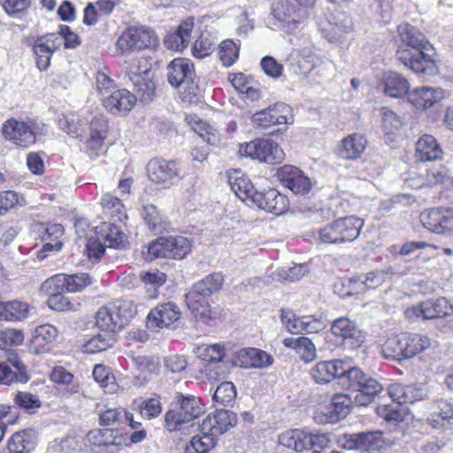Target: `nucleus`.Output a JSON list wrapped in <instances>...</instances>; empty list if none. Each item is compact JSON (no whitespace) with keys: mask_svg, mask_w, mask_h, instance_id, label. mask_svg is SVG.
Returning a JSON list of instances; mask_svg holds the SVG:
<instances>
[{"mask_svg":"<svg viewBox=\"0 0 453 453\" xmlns=\"http://www.w3.org/2000/svg\"><path fill=\"white\" fill-rule=\"evenodd\" d=\"M367 141L363 134H351L342 140L338 148V156L346 160H357L364 153Z\"/></svg>","mask_w":453,"mask_h":453,"instance_id":"nucleus-33","label":"nucleus"},{"mask_svg":"<svg viewBox=\"0 0 453 453\" xmlns=\"http://www.w3.org/2000/svg\"><path fill=\"white\" fill-rule=\"evenodd\" d=\"M223 281V275L219 273H214L194 284L193 288L210 297L221 288Z\"/></svg>","mask_w":453,"mask_h":453,"instance_id":"nucleus-57","label":"nucleus"},{"mask_svg":"<svg viewBox=\"0 0 453 453\" xmlns=\"http://www.w3.org/2000/svg\"><path fill=\"white\" fill-rule=\"evenodd\" d=\"M157 43V37L151 29L144 27H131L118 38L117 47L124 52L154 47Z\"/></svg>","mask_w":453,"mask_h":453,"instance_id":"nucleus-12","label":"nucleus"},{"mask_svg":"<svg viewBox=\"0 0 453 453\" xmlns=\"http://www.w3.org/2000/svg\"><path fill=\"white\" fill-rule=\"evenodd\" d=\"M91 278L88 273L56 274L44 281L42 288H53L55 291L69 293L81 292L90 285Z\"/></svg>","mask_w":453,"mask_h":453,"instance_id":"nucleus-17","label":"nucleus"},{"mask_svg":"<svg viewBox=\"0 0 453 453\" xmlns=\"http://www.w3.org/2000/svg\"><path fill=\"white\" fill-rule=\"evenodd\" d=\"M281 181L285 188L296 196L307 195L312 188L311 179L299 168L286 165L281 169Z\"/></svg>","mask_w":453,"mask_h":453,"instance_id":"nucleus-23","label":"nucleus"},{"mask_svg":"<svg viewBox=\"0 0 453 453\" xmlns=\"http://www.w3.org/2000/svg\"><path fill=\"white\" fill-rule=\"evenodd\" d=\"M239 365L244 368H266L273 363V357L267 352L256 349L247 348L241 349L237 354Z\"/></svg>","mask_w":453,"mask_h":453,"instance_id":"nucleus-32","label":"nucleus"},{"mask_svg":"<svg viewBox=\"0 0 453 453\" xmlns=\"http://www.w3.org/2000/svg\"><path fill=\"white\" fill-rule=\"evenodd\" d=\"M90 443L98 446H122L126 445L127 439L116 429H94L88 433Z\"/></svg>","mask_w":453,"mask_h":453,"instance_id":"nucleus-40","label":"nucleus"},{"mask_svg":"<svg viewBox=\"0 0 453 453\" xmlns=\"http://www.w3.org/2000/svg\"><path fill=\"white\" fill-rule=\"evenodd\" d=\"M403 334V349L406 359H410L421 353L431 345L430 338L419 334L407 333Z\"/></svg>","mask_w":453,"mask_h":453,"instance_id":"nucleus-46","label":"nucleus"},{"mask_svg":"<svg viewBox=\"0 0 453 453\" xmlns=\"http://www.w3.org/2000/svg\"><path fill=\"white\" fill-rule=\"evenodd\" d=\"M401 44L396 51V59L405 67L424 79L438 73L435 61L428 53L432 45L426 36L409 24L398 26Z\"/></svg>","mask_w":453,"mask_h":453,"instance_id":"nucleus-1","label":"nucleus"},{"mask_svg":"<svg viewBox=\"0 0 453 453\" xmlns=\"http://www.w3.org/2000/svg\"><path fill=\"white\" fill-rule=\"evenodd\" d=\"M403 334L388 337L381 346V353L384 358L401 362L406 359L403 349Z\"/></svg>","mask_w":453,"mask_h":453,"instance_id":"nucleus-47","label":"nucleus"},{"mask_svg":"<svg viewBox=\"0 0 453 453\" xmlns=\"http://www.w3.org/2000/svg\"><path fill=\"white\" fill-rule=\"evenodd\" d=\"M136 96L125 88L116 89L103 99L106 110L113 114H126L136 103Z\"/></svg>","mask_w":453,"mask_h":453,"instance_id":"nucleus-27","label":"nucleus"},{"mask_svg":"<svg viewBox=\"0 0 453 453\" xmlns=\"http://www.w3.org/2000/svg\"><path fill=\"white\" fill-rule=\"evenodd\" d=\"M2 131L6 140L19 148H28L36 140L33 127L27 123L15 119L6 120L3 125Z\"/></svg>","mask_w":453,"mask_h":453,"instance_id":"nucleus-18","label":"nucleus"},{"mask_svg":"<svg viewBox=\"0 0 453 453\" xmlns=\"http://www.w3.org/2000/svg\"><path fill=\"white\" fill-rule=\"evenodd\" d=\"M389 276L388 270H375L365 275L357 276L349 284L357 285V292L377 288L381 286Z\"/></svg>","mask_w":453,"mask_h":453,"instance_id":"nucleus-44","label":"nucleus"},{"mask_svg":"<svg viewBox=\"0 0 453 453\" xmlns=\"http://www.w3.org/2000/svg\"><path fill=\"white\" fill-rule=\"evenodd\" d=\"M203 412L201 400L194 395L175 396L172 409L165 414V426L170 432L181 430L185 424L192 422Z\"/></svg>","mask_w":453,"mask_h":453,"instance_id":"nucleus-5","label":"nucleus"},{"mask_svg":"<svg viewBox=\"0 0 453 453\" xmlns=\"http://www.w3.org/2000/svg\"><path fill=\"white\" fill-rule=\"evenodd\" d=\"M196 354L199 358L210 365L218 364L225 356V348L220 343L203 344L197 347Z\"/></svg>","mask_w":453,"mask_h":453,"instance_id":"nucleus-55","label":"nucleus"},{"mask_svg":"<svg viewBox=\"0 0 453 453\" xmlns=\"http://www.w3.org/2000/svg\"><path fill=\"white\" fill-rule=\"evenodd\" d=\"M427 423L434 429L453 427V403L445 399L435 401L426 418Z\"/></svg>","mask_w":453,"mask_h":453,"instance_id":"nucleus-25","label":"nucleus"},{"mask_svg":"<svg viewBox=\"0 0 453 453\" xmlns=\"http://www.w3.org/2000/svg\"><path fill=\"white\" fill-rule=\"evenodd\" d=\"M108 133V122L103 116H96L86 128H82L79 136L84 150L91 155H98L103 150L104 142Z\"/></svg>","mask_w":453,"mask_h":453,"instance_id":"nucleus-14","label":"nucleus"},{"mask_svg":"<svg viewBox=\"0 0 453 453\" xmlns=\"http://www.w3.org/2000/svg\"><path fill=\"white\" fill-rule=\"evenodd\" d=\"M450 303L446 297L428 299L405 310V317L411 322L450 316Z\"/></svg>","mask_w":453,"mask_h":453,"instance_id":"nucleus-10","label":"nucleus"},{"mask_svg":"<svg viewBox=\"0 0 453 453\" xmlns=\"http://www.w3.org/2000/svg\"><path fill=\"white\" fill-rule=\"evenodd\" d=\"M282 344L294 349L299 358L305 363H311L317 357L315 344L308 337H287L283 339Z\"/></svg>","mask_w":453,"mask_h":453,"instance_id":"nucleus-36","label":"nucleus"},{"mask_svg":"<svg viewBox=\"0 0 453 453\" xmlns=\"http://www.w3.org/2000/svg\"><path fill=\"white\" fill-rule=\"evenodd\" d=\"M364 381L362 387L355 395V402L361 406H366L375 401L383 391V386L376 379L369 376L368 379Z\"/></svg>","mask_w":453,"mask_h":453,"instance_id":"nucleus-45","label":"nucleus"},{"mask_svg":"<svg viewBox=\"0 0 453 453\" xmlns=\"http://www.w3.org/2000/svg\"><path fill=\"white\" fill-rule=\"evenodd\" d=\"M388 395L399 405L407 403H414L418 399L414 395V388L412 387L403 386L398 383L392 384L388 387Z\"/></svg>","mask_w":453,"mask_h":453,"instance_id":"nucleus-56","label":"nucleus"},{"mask_svg":"<svg viewBox=\"0 0 453 453\" xmlns=\"http://www.w3.org/2000/svg\"><path fill=\"white\" fill-rule=\"evenodd\" d=\"M100 425L104 426H122L128 425L132 429L140 427L141 423L134 420L133 414L129 413L123 408H110L100 414Z\"/></svg>","mask_w":453,"mask_h":453,"instance_id":"nucleus-35","label":"nucleus"},{"mask_svg":"<svg viewBox=\"0 0 453 453\" xmlns=\"http://www.w3.org/2000/svg\"><path fill=\"white\" fill-rule=\"evenodd\" d=\"M192 28L191 20L181 22L174 33L165 36L164 41L165 47L174 50H182L187 48L191 38Z\"/></svg>","mask_w":453,"mask_h":453,"instance_id":"nucleus-42","label":"nucleus"},{"mask_svg":"<svg viewBox=\"0 0 453 453\" xmlns=\"http://www.w3.org/2000/svg\"><path fill=\"white\" fill-rule=\"evenodd\" d=\"M124 198L118 197L111 193H105L101 198L104 213L113 222H123L127 219V211L123 203Z\"/></svg>","mask_w":453,"mask_h":453,"instance_id":"nucleus-41","label":"nucleus"},{"mask_svg":"<svg viewBox=\"0 0 453 453\" xmlns=\"http://www.w3.org/2000/svg\"><path fill=\"white\" fill-rule=\"evenodd\" d=\"M332 334L341 340L346 349H357L365 341L366 334L360 326L347 317L334 319L331 323Z\"/></svg>","mask_w":453,"mask_h":453,"instance_id":"nucleus-13","label":"nucleus"},{"mask_svg":"<svg viewBox=\"0 0 453 453\" xmlns=\"http://www.w3.org/2000/svg\"><path fill=\"white\" fill-rule=\"evenodd\" d=\"M444 96L445 93L441 88L424 86L411 90L408 94V100L416 109L426 110L432 108Z\"/></svg>","mask_w":453,"mask_h":453,"instance_id":"nucleus-28","label":"nucleus"},{"mask_svg":"<svg viewBox=\"0 0 453 453\" xmlns=\"http://www.w3.org/2000/svg\"><path fill=\"white\" fill-rule=\"evenodd\" d=\"M228 182L233 192L242 201H250L253 203L257 190L254 188L250 179L241 170L235 169L230 172Z\"/></svg>","mask_w":453,"mask_h":453,"instance_id":"nucleus-34","label":"nucleus"},{"mask_svg":"<svg viewBox=\"0 0 453 453\" xmlns=\"http://www.w3.org/2000/svg\"><path fill=\"white\" fill-rule=\"evenodd\" d=\"M139 279L147 288L148 296L152 299L157 297V288L165 283L166 274L158 270L142 271L139 274Z\"/></svg>","mask_w":453,"mask_h":453,"instance_id":"nucleus-50","label":"nucleus"},{"mask_svg":"<svg viewBox=\"0 0 453 453\" xmlns=\"http://www.w3.org/2000/svg\"><path fill=\"white\" fill-rule=\"evenodd\" d=\"M115 223L104 222L100 226V231L105 233L102 234V238L108 247H119L125 241L124 234Z\"/></svg>","mask_w":453,"mask_h":453,"instance_id":"nucleus-59","label":"nucleus"},{"mask_svg":"<svg viewBox=\"0 0 453 453\" xmlns=\"http://www.w3.org/2000/svg\"><path fill=\"white\" fill-rule=\"evenodd\" d=\"M29 306L20 301L0 302V319L16 321L27 317Z\"/></svg>","mask_w":453,"mask_h":453,"instance_id":"nucleus-48","label":"nucleus"},{"mask_svg":"<svg viewBox=\"0 0 453 453\" xmlns=\"http://www.w3.org/2000/svg\"><path fill=\"white\" fill-rule=\"evenodd\" d=\"M36 444V434L32 429L23 430L12 434L8 441L10 453H29Z\"/></svg>","mask_w":453,"mask_h":453,"instance_id":"nucleus-43","label":"nucleus"},{"mask_svg":"<svg viewBox=\"0 0 453 453\" xmlns=\"http://www.w3.org/2000/svg\"><path fill=\"white\" fill-rule=\"evenodd\" d=\"M237 423V416L228 410H217L209 414L201 425V431H209L215 437L223 434Z\"/></svg>","mask_w":453,"mask_h":453,"instance_id":"nucleus-21","label":"nucleus"},{"mask_svg":"<svg viewBox=\"0 0 453 453\" xmlns=\"http://www.w3.org/2000/svg\"><path fill=\"white\" fill-rule=\"evenodd\" d=\"M309 272L305 264L295 265L289 268H281L274 273V279L282 282H294L299 280Z\"/></svg>","mask_w":453,"mask_h":453,"instance_id":"nucleus-60","label":"nucleus"},{"mask_svg":"<svg viewBox=\"0 0 453 453\" xmlns=\"http://www.w3.org/2000/svg\"><path fill=\"white\" fill-rule=\"evenodd\" d=\"M149 179L155 183L162 184L165 188L175 184L180 180V170L175 161L153 158L147 165Z\"/></svg>","mask_w":453,"mask_h":453,"instance_id":"nucleus-16","label":"nucleus"},{"mask_svg":"<svg viewBox=\"0 0 453 453\" xmlns=\"http://www.w3.org/2000/svg\"><path fill=\"white\" fill-rule=\"evenodd\" d=\"M280 445L296 452L311 450V453H342L331 447V441L325 434H313L304 429H290L279 436Z\"/></svg>","mask_w":453,"mask_h":453,"instance_id":"nucleus-2","label":"nucleus"},{"mask_svg":"<svg viewBox=\"0 0 453 453\" xmlns=\"http://www.w3.org/2000/svg\"><path fill=\"white\" fill-rule=\"evenodd\" d=\"M50 380L57 384L65 385L62 389L64 395H72L79 392L80 386L73 381V375L62 366L53 369L50 373Z\"/></svg>","mask_w":453,"mask_h":453,"instance_id":"nucleus-51","label":"nucleus"},{"mask_svg":"<svg viewBox=\"0 0 453 453\" xmlns=\"http://www.w3.org/2000/svg\"><path fill=\"white\" fill-rule=\"evenodd\" d=\"M252 203L275 215L284 213L289 205L287 196L280 193L276 189H269L265 192L257 191V193L255 194V199Z\"/></svg>","mask_w":453,"mask_h":453,"instance_id":"nucleus-24","label":"nucleus"},{"mask_svg":"<svg viewBox=\"0 0 453 453\" xmlns=\"http://www.w3.org/2000/svg\"><path fill=\"white\" fill-rule=\"evenodd\" d=\"M167 79L173 88H183L188 100L199 92L194 65L189 59L174 58L167 66Z\"/></svg>","mask_w":453,"mask_h":453,"instance_id":"nucleus-7","label":"nucleus"},{"mask_svg":"<svg viewBox=\"0 0 453 453\" xmlns=\"http://www.w3.org/2000/svg\"><path fill=\"white\" fill-rule=\"evenodd\" d=\"M368 377L369 376L365 374L358 367L354 366L347 368L344 366V372L340 380L343 385L358 391L365 382L364 380H366Z\"/></svg>","mask_w":453,"mask_h":453,"instance_id":"nucleus-62","label":"nucleus"},{"mask_svg":"<svg viewBox=\"0 0 453 453\" xmlns=\"http://www.w3.org/2000/svg\"><path fill=\"white\" fill-rule=\"evenodd\" d=\"M58 334V329L50 324L37 326L33 333L31 349L37 354L50 351Z\"/></svg>","mask_w":453,"mask_h":453,"instance_id":"nucleus-30","label":"nucleus"},{"mask_svg":"<svg viewBox=\"0 0 453 453\" xmlns=\"http://www.w3.org/2000/svg\"><path fill=\"white\" fill-rule=\"evenodd\" d=\"M238 152L242 157H249L267 164H279L285 156L280 145L271 139H256L240 144Z\"/></svg>","mask_w":453,"mask_h":453,"instance_id":"nucleus-8","label":"nucleus"},{"mask_svg":"<svg viewBox=\"0 0 453 453\" xmlns=\"http://www.w3.org/2000/svg\"><path fill=\"white\" fill-rule=\"evenodd\" d=\"M133 301L116 300L101 307L96 314V325L105 333L111 334L123 328L136 314Z\"/></svg>","mask_w":453,"mask_h":453,"instance_id":"nucleus-4","label":"nucleus"},{"mask_svg":"<svg viewBox=\"0 0 453 453\" xmlns=\"http://www.w3.org/2000/svg\"><path fill=\"white\" fill-rule=\"evenodd\" d=\"M240 47L231 39L223 41L219 46V58L225 66L232 65L239 57Z\"/></svg>","mask_w":453,"mask_h":453,"instance_id":"nucleus-61","label":"nucleus"},{"mask_svg":"<svg viewBox=\"0 0 453 453\" xmlns=\"http://www.w3.org/2000/svg\"><path fill=\"white\" fill-rule=\"evenodd\" d=\"M382 83L384 93L390 97L400 98L410 92L409 81L396 72L386 73Z\"/></svg>","mask_w":453,"mask_h":453,"instance_id":"nucleus-38","label":"nucleus"},{"mask_svg":"<svg viewBox=\"0 0 453 453\" xmlns=\"http://www.w3.org/2000/svg\"><path fill=\"white\" fill-rule=\"evenodd\" d=\"M328 23L329 27L323 28V31L327 40L332 42H340L344 35L351 32L353 29L350 17L343 12H335Z\"/></svg>","mask_w":453,"mask_h":453,"instance_id":"nucleus-31","label":"nucleus"},{"mask_svg":"<svg viewBox=\"0 0 453 453\" xmlns=\"http://www.w3.org/2000/svg\"><path fill=\"white\" fill-rule=\"evenodd\" d=\"M216 443V437L209 431L203 433L201 435L193 436L187 444L184 453H208Z\"/></svg>","mask_w":453,"mask_h":453,"instance_id":"nucleus-52","label":"nucleus"},{"mask_svg":"<svg viewBox=\"0 0 453 453\" xmlns=\"http://www.w3.org/2000/svg\"><path fill=\"white\" fill-rule=\"evenodd\" d=\"M317 0H274L273 15L287 32H293L299 23L303 7H311Z\"/></svg>","mask_w":453,"mask_h":453,"instance_id":"nucleus-9","label":"nucleus"},{"mask_svg":"<svg viewBox=\"0 0 453 453\" xmlns=\"http://www.w3.org/2000/svg\"><path fill=\"white\" fill-rule=\"evenodd\" d=\"M363 226L364 221L357 217L340 218L319 228V240L327 245L350 243L359 237Z\"/></svg>","mask_w":453,"mask_h":453,"instance_id":"nucleus-3","label":"nucleus"},{"mask_svg":"<svg viewBox=\"0 0 453 453\" xmlns=\"http://www.w3.org/2000/svg\"><path fill=\"white\" fill-rule=\"evenodd\" d=\"M142 216L149 228L156 233H162L167 228V222L158 212L156 206L147 204L142 207Z\"/></svg>","mask_w":453,"mask_h":453,"instance_id":"nucleus-53","label":"nucleus"},{"mask_svg":"<svg viewBox=\"0 0 453 453\" xmlns=\"http://www.w3.org/2000/svg\"><path fill=\"white\" fill-rule=\"evenodd\" d=\"M180 317V308L172 302L164 303L151 309L147 316V326L152 330L167 327Z\"/></svg>","mask_w":453,"mask_h":453,"instance_id":"nucleus-22","label":"nucleus"},{"mask_svg":"<svg viewBox=\"0 0 453 453\" xmlns=\"http://www.w3.org/2000/svg\"><path fill=\"white\" fill-rule=\"evenodd\" d=\"M352 400L346 394H335L331 399V403L325 408L324 418L318 421L320 423L335 424L345 418L350 412Z\"/></svg>","mask_w":453,"mask_h":453,"instance_id":"nucleus-26","label":"nucleus"},{"mask_svg":"<svg viewBox=\"0 0 453 453\" xmlns=\"http://www.w3.org/2000/svg\"><path fill=\"white\" fill-rule=\"evenodd\" d=\"M383 445L382 433L379 430L352 434L346 441L349 449H356L359 453H380Z\"/></svg>","mask_w":453,"mask_h":453,"instance_id":"nucleus-20","label":"nucleus"},{"mask_svg":"<svg viewBox=\"0 0 453 453\" xmlns=\"http://www.w3.org/2000/svg\"><path fill=\"white\" fill-rule=\"evenodd\" d=\"M235 399L236 388L231 381L222 382L217 387L213 395V400L223 406H232Z\"/></svg>","mask_w":453,"mask_h":453,"instance_id":"nucleus-58","label":"nucleus"},{"mask_svg":"<svg viewBox=\"0 0 453 453\" xmlns=\"http://www.w3.org/2000/svg\"><path fill=\"white\" fill-rule=\"evenodd\" d=\"M62 38L55 33L38 36L33 46V51L36 59V66L40 71L46 70L50 64L53 53L60 49Z\"/></svg>","mask_w":453,"mask_h":453,"instance_id":"nucleus-19","label":"nucleus"},{"mask_svg":"<svg viewBox=\"0 0 453 453\" xmlns=\"http://www.w3.org/2000/svg\"><path fill=\"white\" fill-rule=\"evenodd\" d=\"M134 89L140 99L144 103L150 102L155 94V84L152 81L150 71L145 67L143 76H134L133 78Z\"/></svg>","mask_w":453,"mask_h":453,"instance_id":"nucleus-49","label":"nucleus"},{"mask_svg":"<svg viewBox=\"0 0 453 453\" xmlns=\"http://www.w3.org/2000/svg\"><path fill=\"white\" fill-rule=\"evenodd\" d=\"M191 250V244L184 236L158 237L143 248L142 256L146 261L156 258H183Z\"/></svg>","mask_w":453,"mask_h":453,"instance_id":"nucleus-6","label":"nucleus"},{"mask_svg":"<svg viewBox=\"0 0 453 453\" xmlns=\"http://www.w3.org/2000/svg\"><path fill=\"white\" fill-rule=\"evenodd\" d=\"M443 151L437 140L430 134L422 135L416 142V157L422 162L436 161Z\"/></svg>","mask_w":453,"mask_h":453,"instance_id":"nucleus-37","label":"nucleus"},{"mask_svg":"<svg viewBox=\"0 0 453 453\" xmlns=\"http://www.w3.org/2000/svg\"><path fill=\"white\" fill-rule=\"evenodd\" d=\"M377 414L387 422L398 423L405 418L404 410L395 403L379 405Z\"/></svg>","mask_w":453,"mask_h":453,"instance_id":"nucleus-64","label":"nucleus"},{"mask_svg":"<svg viewBox=\"0 0 453 453\" xmlns=\"http://www.w3.org/2000/svg\"><path fill=\"white\" fill-rule=\"evenodd\" d=\"M251 120L254 125L264 129L277 125L290 124L293 122L292 108L285 103H277L254 113Z\"/></svg>","mask_w":453,"mask_h":453,"instance_id":"nucleus-15","label":"nucleus"},{"mask_svg":"<svg viewBox=\"0 0 453 453\" xmlns=\"http://www.w3.org/2000/svg\"><path fill=\"white\" fill-rule=\"evenodd\" d=\"M344 372V362L342 360L321 361L311 369V376L316 383L326 384L334 379H340Z\"/></svg>","mask_w":453,"mask_h":453,"instance_id":"nucleus-29","label":"nucleus"},{"mask_svg":"<svg viewBox=\"0 0 453 453\" xmlns=\"http://www.w3.org/2000/svg\"><path fill=\"white\" fill-rule=\"evenodd\" d=\"M420 221L428 231L446 237L453 234V208L436 207L420 215Z\"/></svg>","mask_w":453,"mask_h":453,"instance_id":"nucleus-11","label":"nucleus"},{"mask_svg":"<svg viewBox=\"0 0 453 453\" xmlns=\"http://www.w3.org/2000/svg\"><path fill=\"white\" fill-rule=\"evenodd\" d=\"M27 380V371H15L9 365L0 363V384L10 386L13 383H25Z\"/></svg>","mask_w":453,"mask_h":453,"instance_id":"nucleus-63","label":"nucleus"},{"mask_svg":"<svg viewBox=\"0 0 453 453\" xmlns=\"http://www.w3.org/2000/svg\"><path fill=\"white\" fill-rule=\"evenodd\" d=\"M114 342L113 334L108 333L98 334L83 344L82 350L88 354H96L106 350Z\"/></svg>","mask_w":453,"mask_h":453,"instance_id":"nucleus-54","label":"nucleus"},{"mask_svg":"<svg viewBox=\"0 0 453 453\" xmlns=\"http://www.w3.org/2000/svg\"><path fill=\"white\" fill-rule=\"evenodd\" d=\"M209 296L199 292L192 287L186 294L185 301L191 313L196 317L206 321L211 318V306L208 301Z\"/></svg>","mask_w":453,"mask_h":453,"instance_id":"nucleus-39","label":"nucleus"}]
</instances>
